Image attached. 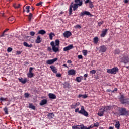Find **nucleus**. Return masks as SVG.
I'll use <instances>...</instances> for the list:
<instances>
[{
  "label": "nucleus",
  "instance_id": "b1692460",
  "mask_svg": "<svg viewBox=\"0 0 129 129\" xmlns=\"http://www.w3.org/2000/svg\"><path fill=\"white\" fill-rule=\"evenodd\" d=\"M47 116L49 118V119H52V118H53L54 116H55V114H54V113H49L47 114Z\"/></svg>",
  "mask_w": 129,
  "mask_h": 129
},
{
  "label": "nucleus",
  "instance_id": "2eb2a0df",
  "mask_svg": "<svg viewBox=\"0 0 129 129\" xmlns=\"http://www.w3.org/2000/svg\"><path fill=\"white\" fill-rule=\"evenodd\" d=\"M107 31H108V29H106L105 30L103 29L102 34L100 35V37L102 38H104V37H105L106 36V34H107Z\"/></svg>",
  "mask_w": 129,
  "mask_h": 129
},
{
  "label": "nucleus",
  "instance_id": "9b49d317",
  "mask_svg": "<svg viewBox=\"0 0 129 129\" xmlns=\"http://www.w3.org/2000/svg\"><path fill=\"white\" fill-rule=\"evenodd\" d=\"M73 48H74V47L73 46V45L70 44V45H69L68 46L64 47L63 48V51L64 52H67V51H69V50H72V49H73Z\"/></svg>",
  "mask_w": 129,
  "mask_h": 129
},
{
  "label": "nucleus",
  "instance_id": "c85d7f7f",
  "mask_svg": "<svg viewBox=\"0 0 129 129\" xmlns=\"http://www.w3.org/2000/svg\"><path fill=\"white\" fill-rule=\"evenodd\" d=\"M38 34L40 35H45V34H46V31L44 30H40L38 31Z\"/></svg>",
  "mask_w": 129,
  "mask_h": 129
},
{
  "label": "nucleus",
  "instance_id": "393cba45",
  "mask_svg": "<svg viewBox=\"0 0 129 129\" xmlns=\"http://www.w3.org/2000/svg\"><path fill=\"white\" fill-rule=\"evenodd\" d=\"M82 79H83V77H78L76 78V81H77V82H81Z\"/></svg>",
  "mask_w": 129,
  "mask_h": 129
},
{
  "label": "nucleus",
  "instance_id": "a878e982",
  "mask_svg": "<svg viewBox=\"0 0 129 129\" xmlns=\"http://www.w3.org/2000/svg\"><path fill=\"white\" fill-rule=\"evenodd\" d=\"M115 127L117 129L120 128V123H119V121L116 122Z\"/></svg>",
  "mask_w": 129,
  "mask_h": 129
},
{
  "label": "nucleus",
  "instance_id": "72a5a7b5",
  "mask_svg": "<svg viewBox=\"0 0 129 129\" xmlns=\"http://www.w3.org/2000/svg\"><path fill=\"white\" fill-rule=\"evenodd\" d=\"M28 16V20L29 22H31L32 20V18L33 17V14L32 13H30L29 15H27Z\"/></svg>",
  "mask_w": 129,
  "mask_h": 129
},
{
  "label": "nucleus",
  "instance_id": "5fc2aeb1",
  "mask_svg": "<svg viewBox=\"0 0 129 129\" xmlns=\"http://www.w3.org/2000/svg\"><path fill=\"white\" fill-rule=\"evenodd\" d=\"M21 54H22V51H16V55H21Z\"/></svg>",
  "mask_w": 129,
  "mask_h": 129
},
{
  "label": "nucleus",
  "instance_id": "412c9836",
  "mask_svg": "<svg viewBox=\"0 0 129 129\" xmlns=\"http://www.w3.org/2000/svg\"><path fill=\"white\" fill-rule=\"evenodd\" d=\"M41 42H42V38H41L40 36H38L37 37L36 40H35V43H36V44H40Z\"/></svg>",
  "mask_w": 129,
  "mask_h": 129
},
{
  "label": "nucleus",
  "instance_id": "37998d69",
  "mask_svg": "<svg viewBox=\"0 0 129 129\" xmlns=\"http://www.w3.org/2000/svg\"><path fill=\"white\" fill-rule=\"evenodd\" d=\"M26 9L27 10L26 13H30V6H27Z\"/></svg>",
  "mask_w": 129,
  "mask_h": 129
},
{
  "label": "nucleus",
  "instance_id": "7ed1b4c3",
  "mask_svg": "<svg viewBox=\"0 0 129 129\" xmlns=\"http://www.w3.org/2000/svg\"><path fill=\"white\" fill-rule=\"evenodd\" d=\"M75 112H78L80 114H82V115H84V116H86L87 117L88 116V112L84 109V107L82 106L81 108V110L79 111V108H77V109H75Z\"/></svg>",
  "mask_w": 129,
  "mask_h": 129
},
{
  "label": "nucleus",
  "instance_id": "dca6fc26",
  "mask_svg": "<svg viewBox=\"0 0 129 129\" xmlns=\"http://www.w3.org/2000/svg\"><path fill=\"white\" fill-rule=\"evenodd\" d=\"M76 74V71L74 69L70 70L68 72V75H75Z\"/></svg>",
  "mask_w": 129,
  "mask_h": 129
},
{
  "label": "nucleus",
  "instance_id": "79ce46f5",
  "mask_svg": "<svg viewBox=\"0 0 129 129\" xmlns=\"http://www.w3.org/2000/svg\"><path fill=\"white\" fill-rule=\"evenodd\" d=\"M120 53V50L119 49H117L114 50V54H119Z\"/></svg>",
  "mask_w": 129,
  "mask_h": 129
},
{
  "label": "nucleus",
  "instance_id": "a211bd4d",
  "mask_svg": "<svg viewBox=\"0 0 129 129\" xmlns=\"http://www.w3.org/2000/svg\"><path fill=\"white\" fill-rule=\"evenodd\" d=\"M106 51V47L104 45H102L100 47V52H102V53H104Z\"/></svg>",
  "mask_w": 129,
  "mask_h": 129
},
{
  "label": "nucleus",
  "instance_id": "4c0bfd02",
  "mask_svg": "<svg viewBox=\"0 0 129 129\" xmlns=\"http://www.w3.org/2000/svg\"><path fill=\"white\" fill-rule=\"evenodd\" d=\"M69 15V16H71V15H72V7H71V6H70Z\"/></svg>",
  "mask_w": 129,
  "mask_h": 129
},
{
  "label": "nucleus",
  "instance_id": "864d4df0",
  "mask_svg": "<svg viewBox=\"0 0 129 129\" xmlns=\"http://www.w3.org/2000/svg\"><path fill=\"white\" fill-rule=\"evenodd\" d=\"M52 50H53L51 47H47V51H48V52H52Z\"/></svg>",
  "mask_w": 129,
  "mask_h": 129
},
{
  "label": "nucleus",
  "instance_id": "e2e57ef3",
  "mask_svg": "<svg viewBox=\"0 0 129 129\" xmlns=\"http://www.w3.org/2000/svg\"><path fill=\"white\" fill-rule=\"evenodd\" d=\"M9 31V29L7 28L3 32L5 33H6V32H8Z\"/></svg>",
  "mask_w": 129,
  "mask_h": 129
},
{
  "label": "nucleus",
  "instance_id": "13d9d810",
  "mask_svg": "<svg viewBox=\"0 0 129 129\" xmlns=\"http://www.w3.org/2000/svg\"><path fill=\"white\" fill-rule=\"evenodd\" d=\"M78 59H82L83 58V56H82V55H78Z\"/></svg>",
  "mask_w": 129,
  "mask_h": 129
},
{
  "label": "nucleus",
  "instance_id": "2f4dec72",
  "mask_svg": "<svg viewBox=\"0 0 129 129\" xmlns=\"http://www.w3.org/2000/svg\"><path fill=\"white\" fill-rule=\"evenodd\" d=\"M98 41H99V39H98V37H95V38H94L93 42L94 44H97V43H98Z\"/></svg>",
  "mask_w": 129,
  "mask_h": 129
},
{
  "label": "nucleus",
  "instance_id": "5701e85b",
  "mask_svg": "<svg viewBox=\"0 0 129 129\" xmlns=\"http://www.w3.org/2000/svg\"><path fill=\"white\" fill-rule=\"evenodd\" d=\"M48 102V101L46 99H43L41 100V101L40 103V105H41V106H43V105H45V104H47V103Z\"/></svg>",
  "mask_w": 129,
  "mask_h": 129
},
{
  "label": "nucleus",
  "instance_id": "6e6d98bb",
  "mask_svg": "<svg viewBox=\"0 0 129 129\" xmlns=\"http://www.w3.org/2000/svg\"><path fill=\"white\" fill-rule=\"evenodd\" d=\"M118 89L117 88H114V90L111 91L112 93H114V92L117 91Z\"/></svg>",
  "mask_w": 129,
  "mask_h": 129
},
{
  "label": "nucleus",
  "instance_id": "ddd939ff",
  "mask_svg": "<svg viewBox=\"0 0 129 129\" xmlns=\"http://www.w3.org/2000/svg\"><path fill=\"white\" fill-rule=\"evenodd\" d=\"M85 4H89V6L90 9L94 8V5H93V2H92L90 0H86V1H85Z\"/></svg>",
  "mask_w": 129,
  "mask_h": 129
},
{
  "label": "nucleus",
  "instance_id": "bb28decb",
  "mask_svg": "<svg viewBox=\"0 0 129 129\" xmlns=\"http://www.w3.org/2000/svg\"><path fill=\"white\" fill-rule=\"evenodd\" d=\"M75 3H76L79 6H82V4H83V1L82 0H75L74 1Z\"/></svg>",
  "mask_w": 129,
  "mask_h": 129
},
{
  "label": "nucleus",
  "instance_id": "338daca9",
  "mask_svg": "<svg viewBox=\"0 0 129 129\" xmlns=\"http://www.w3.org/2000/svg\"><path fill=\"white\" fill-rule=\"evenodd\" d=\"M125 4H127L128 3V0H124Z\"/></svg>",
  "mask_w": 129,
  "mask_h": 129
},
{
  "label": "nucleus",
  "instance_id": "6ab92c4d",
  "mask_svg": "<svg viewBox=\"0 0 129 129\" xmlns=\"http://www.w3.org/2000/svg\"><path fill=\"white\" fill-rule=\"evenodd\" d=\"M18 80L20 82H21L23 84H25L27 82V78L23 79V78H18Z\"/></svg>",
  "mask_w": 129,
  "mask_h": 129
},
{
  "label": "nucleus",
  "instance_id": "0eeeda50",
  "mask_svg": "<svg viewBox=\"0 0 129 129\" xmlns=\"http://www.w3.org/2000/svg\"><path fill=\"white\" fill-rule=\"evenodd\" d=\"M33 69L34 68L30 67L29 68V73L27 74L28 78H32V77H34V73H32V71H33Z\"/></svg>",
  "mask_w": 129,
  "mask_h": 129
},
{
  "label": "nucleus",
  "instance_id": "69168bd1",
  "mask_svg": "<svg viewBox=\"0 0 129 129\" xmlns=\"http://www.w3.org/2000/svg\"><path fill=\"white\" fill-rule=\"evenodd\" d=\"M64 14V12L61 11L59 14L58 16H61V15H63Z\"/></svg>",
  "mask_w": 129,
  "mask_h": 129
},
{
  "label": "nucleus",
  "instance_id": "774afa93",
  "mask_svg": "<svg viewBox=\"0 0 129 129\" xmlns=\"http://www.w3.org/2000/svg\"><path fill=\"white\" fill-rule=\"evenodd\" d=\"M4 36H5V33L3 32L0 37H4Z\"/></svg>",
  "mask_w": 129,
  "mask_h": 129
},
{
  "label": "nucleus",
  "instance_id": "7c9ffc66",
  "mask_svg": "<svg viewBox=\"0 0 129 129\" xmlns=\"http://www.w3.org/2000/svg\"><path fill=\"white\" fill-rule=\"evenodd\" d=\"M103 114H104V111H103V110H100V111L98 113V115L99 116H103Z\"/></svg>",
  "mask_w": 129,
  "mask_h": 129
},
{
  "label": "nucleus",
  "instance_id": "a18cd8bd",
  "mask_svg": "<svg viewBox=\"0 0 129 129\" xmlns=\"http://www.w3.org/2000/svg\"><path fill=\"white\" fill-rule=\"evenodd\" d=\"M82 53L84 56H86L87 55V50H83Z\"/></svg>",
  "mask_w": 129,
  "mask_h": 129
},
{
  "label": "nucleus",
  "instance_id": "680f3d73",
  "mask_svg": "<svg viewBox=\"0 0 129 129\" xmlns=\"http://www.w3.org/2000/svg\"><path fill=\"white\" fill-rule=\"evenodd\" d=\"M90 129V128H93L94 127V125H91L90 126L88 127Z\"/></svg>",
  "mask_w": 129,
  "mask_h": 129
},
{
  "label": "nucleus",
  "instance_id": "603ef678",
  "mask_svg": "<svg viewBox=\"0 0 129 129\" xmlns=\"http://www.w3.org/2000/svg\"><path fill=\"white\" fill-rule=\"evenodd\" d=\"M104 22L103 21H102V22H99L98 23V26H99V27H100V26H101V25H103V24L104 23Z\"/></svg>",
  "mask_w": 129,
  "mask_h": 129
},
{
  "label": "nucleus",
  "instance_id": "4468645a",
  "mask_svg": "<svg viewBox=\"0 0 129 129\" xmlns=\"http://www.w3.org/2000/svg\"><path fill=\"white\" fill-rule=\"evenodd\" d=\"M80 105V103L79 102H77V103H73L71 105V108L72 109H75L77 106H79Z\"/></svg>",
  "mask_w": 129,
  "mask_h": 129
},
{
  "label": "nucleus",
  "instance_id": "4be33fe9",
  "mask_svg": "<svg viewBox=\"0 0 129 129\" xmlns=\"http://www.w3.org/2000/svg\"><path fill=\"white\" fill-rule=\"evenodd\" d=\"M78 6H79L78 4H74L73 5H70L72 8L73 9V11H76L77 9H78Z\"/></svg>",
  "mask_w": 129,
  "mask_h": 129
},
{
  "label": "nucleus",
  "instance_id": "20e7f679",
  "mask_svg": "<svg viewBox=\"0 0 129 129\" xmlns=\"http://www.w3.org/2000/svg\"><path fill=\"white\" fill-rule=\"evenodd\" d=\"M119 100L121 104H124L125 106L129 105V98H125L124 95H121Z\"/></svg>",
  "mask_w": 129,
  "mask_h": 129
},
{
  "label": "nucleus",
  "instance_id": "58836bf2",
  "mask_svg": "<svg viewBox=\"0 0 129 129\" xmlns=\"http://www.w3.org/2000/svg\"><path fill=\"white\" fill-rule=\"evenodd\" d=\"M21 7V4H14V7L15 9H19Z\"/></svg>",
  "mask_w": 129,
  "mask_h": 129
},
{
  "label": "nucleus",
  "instance_id": "9d476101",
  "mask_svg": "<svg viewBox=\"0 0 129 129\" xmlns=\"http://www.w3.org/2000/svg\"><path fill=\"white\" fill-rule=\"evenodd\" d=\"M85 15L86 16H90L91 17H92V15H91V14H90V12L88 11H83L81 12V14H80V16L81 17H83L85 16Z\"/></svg>",
  "mask_w": 129,
  "mask_h": 129
},
{
  "label": "nucleus",
  "instance_id": "c9c22d12",
  "mask_svg": "<svg viewBox=\"0 0 129 129\" xmlns=\"http://www.w3.org/2000/svg\"><path fill=\"white\" fill-rule=\"evenodd\" d=\"M64 88H68L69 87V84L68 82H66L63 85Z\"/></svg>",
  "mask_w": 129,
  "mask_h": 129
},
{
  "label": "nucleus",
  "instance_id": "f704fd0d",
  "mask_svg": "<svg viewBox=\"0 0 129 129\" xmlns=\"http://www.w3.org/2000/svg\"><path fill=\"white\" fill-rule=\"evenodd\" d=\"M29 108L35 110V109H36V107H35L33 104H29Z\"/></svg>",
  "mask_w": 129,
  "mask_h": 129
},
{
  "label": "nucleus",
  "instance_id": "052dcab7",
  "mask_svg": "<svg viewBox=\"0 0 129 129\" xmlns=\"http://www.w3.org/2000/svg\"><path fill=\"white\" fill-rule=\"evenodd\" d=\"M56 77H61L62 75H61V74H56Z\"/></svg>",
  "mask_w": 129,
  "mask_h": 129
},
{
  "label": "nucleus",
  "instance_id": "09e8293b",
  "mask_svg": "<svg viewBox=\"0 0 129 129\" xmlns=\"http://www.w3.org/2000/svg\"><path fill=\"white\" fill-rule=\"evenodd\" d=\"M24 96L26 98H29V96H30V94L28 93H25L24 94Z\"/></svg>",
  "mask_w": 129,
  "mask_h": 129
},
{
  "label": "nucleus",
  "instance_id": "0e129e2a",
  "mask_svg": "<svg viewBox=\"0 0 129 129\" xmlns=\"http://www.w3.org/2000/svg\"><path fill=\"white\" fill-rule=\"evenodd\" d=\"M88 74H85L84 75V77H85V78H86L87 77H88Z\"/></svg>",
  "mask_w": 129,
  "mask_h": 129
},
{
  "label": "nucleus",
  "instance_id": "bf43d9fd",
  "mask_svg": "<svg viewBox=\"0 0 129 129\" xmlns=\"http://www.w3.org/2000/svg\"><path fill=\"white\" fill-rule=\"evenodd\" d=\"M67 63H68V64H72V61H71V60H68L67 61Z\"/></svg>",
  "mask_w": 129,
  "mask_h": 129
},
{
  "label": "nucleus",
  "instance_id": "c03bdc74",
  "mask_svg": "<svg viewBox=\"0 0 129 129\" xmlns=\"http://www.w3.org/2000/svg\"><path fill=\"white\" fill-rule=\"evenodd\" d=\"M75 29H81V25H77L74 26Z\"/></svg>",
  "mask_w": 129,
  "mask_h": 129
},
{
  "label": "nucleus",
  "instance_id": "ea45409f",
  "mask_svg": "<svg viewBox=\"0 0 129 129\" xmlns=\"http://www.w3.org/2000/svg\"><path fill=\"white\" fill-rule=\"evenodd\" d=\"M8 98H0V101H7Z\"/></svg>",
  "mask_w": 129,
  "mask_h": 129
},
{
  "label": "nucleus",
  "instance_id": "4d7b16f0",
  "mask_svg": "<svg viewBox=\"0 0 129 129\" xmlns=\"http://www.w3.org/2000/svg\"><path fill=\"white\" fill-rule=\"evenodd\" d=\"M42 4H43V2H40L39 3H37L36 4V6H41V5H42Z\"/></svg>",
  "mask_w": 129,
  "mask_h": 129
},
{
  "label": "nucleus",
  "instance_id": "c756f323",
  "mask_svg": "<svg viewBox=\"0 0 129 129\" xmlns=\"http://www.w3.org/2000/svg\"><path fill=\"white\" fill-rule=\"evenodd\" d=\"M50 40H53V37H55V33L51 32L49 34Z\"/></svg>",
  "mask_w": 129,
  "mask_h": 129
},
{
  "label": "nucleus",
  "instance_id": "a19ab883",
  "mask_svg": "<svg viewBox=\"0 0 129 129\" xmlns=\"http://www.w3.org/2000/svg\"><path fill=\"white\" fill-rule=\"evenodd\" d=\"M5 113V114H8L9 113L8 112V108L7 107H5L3 109Z\"/></svg>",
  "mask_w": 129,
  "mask_h": 129
},
{
  "label": "nucleus",
  "instance_id": "473e14b6",
  "mask_svg": "<svg viewBox=\"0 0 129 129\" xmlns=\"http://www.w3.org/2000/svg\"><path fill=\"white\" fill-rule=\"evenodd\" d=\"M80 97H82V98H87V95L86 94H85V95L79 94L78 95V98H80Z\"/></svg>",
  "mask_w": 129,
  "mask_h": 129
},
{
  "label": "nucleus",
  "instance_id": "423d86ee",
  "mask_svg": "<svg viewBox=\"0 0 129 129\" xmlns=\"http://www.w3.org/2000/svg\"><path fill=\"white\" fill-rule=\"evenodd\" d=\"M121 62L122 63H124V64H127L129 62V57L128 56H123L121 58Z\"/></svg>",
  "mask_w": 129,
  "mask_h": 129
},
{
  "label": "nucleus",
  "instance_id": "1a4fd4ad",
  "mask_svg": "<svg viewBox=\"0 0 129 129\" xmlns=\"http://www.w3.org/2000/svg\"><path fill=\"white\" fill-rule=\"evenodd\" d=\"M56 61H58V58H55L53 59H49L46 61V63L48 65H52V64H54Z\"/></svg>",
  "mask_w": 129,
  "mask_h": 129
},
{
  "label": "nucleus",
  "instance_id": "aec40b11",
  "mask_svg": "<svg viewBox=\"0 0 129 129\" xmlns=\"http://www.w3.org/2000/svg\"><path fill=\"white\" fill-rule=\"evenodd\" d=\"M49 98L50 99H56V95L52 94V93H49L48 94Z\"/></svg>",
  "mask_w": 129,
  "mask_h": 129
},
{
  "label": "nucleus",
  "instance_id": "cd10ccee",
  "mask_svg": "<svg viewBox=\"0 0 129 129\" xmlns=\"http://www.w3.org/2000/svg\"><path fill=\"white\" fill-rule=\"evenodd\" d=\"M23 45L24 46H25V47H28V48H32V47H33V45L32 44L29 45L28 43L26 42H24Z\"/></svg>",
  "mask_w": 129,
  "mask_h": 129
},
{
  "label": "nucleus",
  "instance_id": "49530a36",
  "mask_svg": "<svg viewBox=\"0 0 129 129\" xmlns=\"http://www.w3.org/2000/svg\"><path fill=\"white\" fill-rule=\"evenodd\" d=\"M99 126V123L96 122L94 123V127H98Z\"/></svg>",
  "mask_w": 129,
  "mask_h": 129
},
{
  "label": "nucleus",
  "instance_id": "6e6552de",
  "mask_svg": "<svg viewBox=\"0 0 129 129\" xmlns=\"http://www.w3.org/2000/svg\"><path fill=\"white\" fill-rule=\"evenodd\" d=\"M111 109V106H104L103 108H101L100 110H103L104 112H107V111H109Z\"/></svg>",
  "mask_w": 129,
  "mask_h": 129
},
{
  "label": "nucleus",
  "instance_id": "f3484780",
  "mask_svg": "<svg viewBox=\"0 0 129 129\" xmlns=\"http://www.w3.org/2000/svg\"><path fill=\"white\" fill-rule=\"evenodd\" d=\"M50 68L51 69V71L52 72H53V73H57L58 69L55 67V66H50Z\"/></svg>",
  "mask_w": 129,
  "mask_h": 129
},
{
  "label": "nucleus",
  "instance_id": "de8ad7c7",
  "mask_svg": "<svg viewBox=\"0 0 129 129\" xmlns=\"http://www.w3.org/2000/svg\"><path fill=\"white\" fill-rule=\"evenodd\" d=\"M90 73L91 74H95V73H96V71L95 70H92V71H90Z\"/></svg>",
  "mask_w": 129,
  "mask_h": 129
},
{
  "label": "nucleus",
  "instance_id": "f03ea898",
  "mask_svg": "<svg viewBox=\"0 0 129 129\" xmlns=\"http://www.w3.org/2000/svg\"><path fill=\"white\" fill-rule=\"evenodd\" d=\"M119 116H128L129 115V110L124 107H120L118 110Z\"/></svg>",
  "mask_w": 129,
  "mask_h": 129
},
{
  "label": "nucleus",
  "instance_id": "f8f14e48",
  "mask_svg": "<svg viewBox=\"0 0 129 129\" xmlns=\"http://www.w3.org/2000/svg\"><path fill=\"white\" fill-rule=\"evenodd\" d=\"M63 35L64 38H69L70 36L72 35V33L70 31H66L63 33Z\"/></svg>",
  "mask_w": 129,
  "mask_h": 129
},
{
  "label": "nucleus",
  "instance_id": "8fccbe9b",
  "mask_svg": "<svg viewBox=\"0 0 129 129\" xmlns=\"http://www.w3.org/2000/svg\"><path fill=\"white\" fill-rule=\"evenodd\" d=\"M29 34L30 36H35V34H36V32L34 31H31L30 32Z\"/></svg>",
  "mask_w": 129,
  "mask_h": 129
},
{
  "label": "nucleus",
  "instance_id": "39448f33",
  "mask_svg": "<svg viewBox=\"0 0 129 129\" xmlns=\"http://www.w3.org/2000/svg\"><path fill=\"white\" fill-rule=\"evenodd\" d=\"M119 71V69L117 67H114L112 69H108L107 70V73H109L110 74H116L117 72Z\"/></svg>",
  "mask_w": 129,
  "mask_h": 129
},
{
  "label": "nucleus",
  "instance_id": "3c124183",
  "mask_svg": "<svg viewBox=\"0 0 129 129\" xmlns=\"http://www.w3.org/2000/svg\"><path fill=\"white\" fill-rule=\"evenodd\" d=\"M12 51H13V48H11V47H8L7 49V51H8L9 52H12Z\"/></svg>",
  "mask_w": 129,
  "mask_h": 129
},
{
  "label": "nucleus",
  "instance_id": "e433bc0d",
  "mask_svg": "<svg viewBox=\"0 0 129 129\" xmlns=\"http://www.w3.org/2000/svg\"><path fill=\"white\" fill-rule=\"evenodd\" d=\"M15 20V17H10L8 18V21L10 22H13Z\"/></svg>",
  "mask_w": 129,
  "mask_h": 129
},
{
  "label": "nucleus",
  "instance_id": "f257e3e1",
  "mask_svg": "<svg viewBox=\"0 0 129 129\" xmlns=\"http://www.w3.org/2000/svg\"><path fill=\"white\" fill-rule=\"evenodd\" d=\"M60 45V40L58 39L55 40V42L51 41L50 42V46L52 47V51H53L55 53H57V52H59V45Z\"/></svg>",
  "mask_w": 129,
  "mask_h": 129
}]
</instances>
